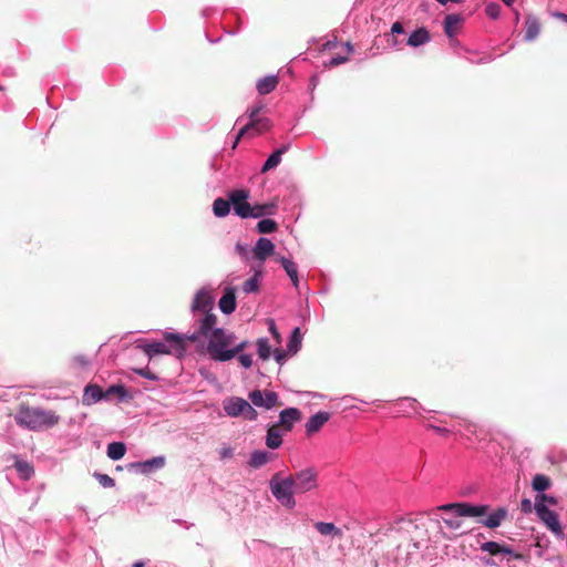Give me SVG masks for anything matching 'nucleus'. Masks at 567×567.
I'll list each match as a JSON object with an SVG mask.
<instances>
[{
	"label": "nucleus",
	"instance_id": "f257e3e1",
	"mask_svg": "<svg viewBox=\"0 0 567 567\" xmlns=\"http://www.w3.org/2000/svg\"><path fill=\"white\" fill-rule=\"evenodd\" d=\"M197 328L188 336L192 342L207 340L206 350L215 362H228L250 344L248 340L237 342L236 334L224 328L217 327V316L208 315L196 319Z\"/></svg>",
	"mask_w": 567,
	"mask_h": 567
},
{
	"label": "nucleus",
	"instance_id": "f03ea898",
	"mask_svg": "<svg viewBox=\"0 0 567 567\" xmlns=\"http://www.w3.org/2000/svg\"><path fill=\"white\" fill-rule=\"evenodd\" d=\"M192 333L165 332L163 341L138 340L137 348L141 349L150 359L159 354H173L176 358H183L186 352L185 341L189 340Z\"/></svg>",
	"mask_w": 567,
	"mask_h": 567
},
{
	"label": "nucleus",
	"instance_id": "7ed1b4c3",
	"mask_svg": "<svg viewBox=\"0 0 567 567\" xmlns=\"http://www.w3.org/2000/svg\"><path fill=\"white\" fill-rule=\"evenodd\" d=\"M14 420L21 427L30 431H41L58 424L60 417L52 411L40 408L21 406Z\"/></svg>",
	"mask_w": 567,
	"mask_h": 567
},
{
	"label": "nucleus",
	"instance_id": "20e7f679",
	"mask_svg": "<svg viewBox=\"0 0 567 567\" xmlns=\"http://www.w3.org/2000/svg\"><path fill=\"white\" fill-rule=\"evenodd\" d=\"M295 481L292 475L281 477L279 473L271 476L269 488L274 497L286 508L292 509L296 506Z\"/></svg>",
	"mask_w": 567,
	"mask_h": 567
},
{
	"label": "nucleus",
	"instance_id": "39448f33",
	"mask_svg": "<svg viewBox=\"0 0 567 567\" xmlns=\"http://www.w3.org/2000/svg\"><path fill=\"white\" fill-rule=\"evenodd\" d=\"M489 506L486 504H471V503H449L441 505L439 511L445 514H456L461 517H482L488 512Z\"/></svg>",
	"mask_w": 567,
	"mask_h": 567
},
{
	"label": "nucleus",
	"instance_id": "423d86ee",
	"mask_svg": "<svg viewBox=\"0 0 567 567\" xmlns=\"http://www.w3.org/2000/svg\"><path fill=\"white\" fill-rule=\"evenodd\" d=\"M536 515L558 540L565 539L566 534L560 524L559 515L555 511L549 509L547 505H542L537 508Z\"/></svg>",
	"mask_w": 567,
	"mask_h": 567
},
{
	"label": "nucleus",
	"instance_id": "0eeeda50",
	"mask_svg": "<svg viewBox=\"0 0 567 567\" xmlns=\"http://www.w3.org/2000/svg\"><path fill=\"white\" fill-rule=\"evenodd\" d=\"M295 492L303 494L316 489L318 486V473L313 467L302 468L292 475Z\"/></svg>",
	"mask_w": 567,
	"mask_h": 567
},
{
	"label": "nucleus",
	"instance_id": "6e6552de",
	"mask_svg": "<svg viewBox=\"0 0 567 567\" xmlns=\"http://www.w3.org/2000/svg\"><path fill=\"white\" fill-rule=\"evenodd\" d=\"M248 197L249 193L245 189H237L230 193V203L234 207V212L243 219L252 218V216H255L252 213L254 206L247 202Z\"/></svg>",
	"mask_w": 567,
	"mask_h": 567
},
{
	"label": "nucleus",
	"instance_id": "1a4fd4ad",
	"mask_svg": "<svg viewBox=\"0 0 567 567\" xmlns=\"http://www.w3.org/2000/svg\"><path fill=\"white\" fill-rule=\"evenodd\" d=\"M165 464L166 457L164 455H158L145 461L132 462L127 465V470L128 472L136 474L148 475L158 470H162Z\"/></svg>",
	"mask_w": 567,
	"mask_h": 567
},
{
	"label": "nucleus",
	"instance_id": "9d476101",
	"mask_svg": "<svg viewBox=\"0 0 567 567\" xmlns=\"http://www.w3.org/2000/svg\"><path fill=\"white\" fill-rule=\"evenodd\" d=\"M213 307L214 298L206 288H202L195 293L190 305V310L193 313L202 311L204 313L202 318H204L205 316L214 315Z\"/></svg>",
	"mask_w": 567,
	"mask_h": 567
},
{
	"label": "nucleus",
	"instance_id": "9b49d317",
	"mask_svg": "<svg viewBox=\"0 0 567 567\" xmlns=\"http://www.w3.org/2000/svg\"><path fill=\"white\" fill-rule=\"evenodd\" d=\"M420 404L415 399L402 398L398 400L389 414L393 417L412 416L419 414Z\"/></svg>",
	"mask_w": 567,
	"mask_h": 567
},
{
	"label": "nucleus",
	"instance_id": "f8f14e48",
	"mask_svg": "<svg viewBox=\"0 0 567 567\" xmlns=\"http://www.w3.org/2000/svg\"><path fill=\"white\" fill-rule=\"evenodd\" d=\"M248 398L252 405L267 410L272 409L278 402V394L274 391L262 392L260 390H252L249 392Z\"/></svg>",
	"mask_w": 567,
	"mask_h": 567
},
{
	"label": "nucleus",
	"instance_id": "ddd939ff",
	"mask_svg": "<svg viewBox=\"0 0 567 567\" xmlns=\"http://www.w3.org/2000/svg\"><path fill=\"white\" fill-rule=\"evenodd\" d=\"M480 549L482 551L488 553L492 556L505 555L516 560L523 558V555L515 551L512 547L493 540L482 543L480 545Z\"/></svg>",
	"mask_w": 567,
	"mask_h": 567
},
{
	"label": "nucleus",
	"instance_id": "4468645a",
	"mask_svg": "<svg viewBox=\"0 0 567 567\" xmlns=\"http://www.w3.org/2000/svg\"><path fill=\"white\" fill-rule=\"evenodd\" d=\"M254 254L256 258L260 261L259 265L261 267L264 266L265 260L274 254L275 251V245L274 243L267 238V237H260L257 239L254 248Z\"/></svg>",
	"mask_w": 567,
	"mask_h": 567
},
{
	"label": "nucleus",
	"instance_id": "2eb2a0df",
	"mask_svg": "<svg viewBox=\"0 0 567 567\" xmlns=\"http://www.w3.org/2000/svg\"><path fill=\"white\" fill-rule=\"evenodd\" d=\"M264 109V104H257V105H254L251 106L250 109L247 110L246 112V115L249 117V122L244 125L237 133L236 135V140L234 142V145H233V148L236 147L238 141L245 135L247 134L249 131H251L252 127L256 126V121L259 118L258 115L260 113V111Z\"/></svg>",
	"mask_w": 567,
	"mask_h": 567
},
{
	"label": "nucleus",
	"instance_id": "dca6fc26",
	"mask_svg": "<svg viewBox=\"0 0 567 567\" xmlns=\"http://www.w3.org/2000/svg\"><path fill=\"white\" fill-rule=\"evenodd\" d=\"M218 307L224 315H230L236 310V288L226 287L219 299Z\"/></svg>",
	"mask_w": 567,
	"mask_h": 567
},
{
	"label": "nucleus",
	"instance_id": "f3484780",
	"mask_svg": "<svg viewBox=\"0 0 567 567\" xmlns=\"http://www.w3.org/2000/svg\"><path fill=\"white\" fill-rule=\"evenodd\" d=\"M301 417V413L297 408H288L279 413L278 425L282 426L285 431H291L293 424Z\"/></svg>",
	"mask_w": 567,
	"mask_h": 567
},
{
	"label": "nucleus",
	"instance_id": "a211bd4d",
	"mask_svg": "<svg viewBox=\"0 0 567 567\" xmlns=\"http://www.w3.org/2000/svg\"><path fill=\"white\" fill-rule=\"evenodd\" d=\"M507 514L508 511L506 507H498L494 512L489 513L486 517L481 518L478 523L487 528H497L507 517Z\"/></svg>",
	"mask_w": 567,
	"mask_h": 567
},
{
	"label": "nucleus",
	"instance_id": "6ab92c4d",
	"mask_svg": "<svg viewBox=\"0 0 567 567\" xmlns=\"http://www.w3.org/2000/svg\"><path fill=\"white\" fill-rule=\"evenodd\" d=\"M540 32V22L537 17L528 14L525 19L524 41L532 42L537 39Z\"/></svg>",
	"mask_w": 567,
	"mask_h": 567
},
{
	"label": "nucleus",
	"instance_id": "aec40b11",
	"mask_svg": "<svg viewBox=\"0 0 567 567\" xmlns=\"http://www.w3.org/2000/svg\"><path fill=\"white\" fill-rule=\"evenodd\" d=\"M330 419V414L326 411H319L307 421L305 427L308 434L318 432Z\"/></svg>",
	"mask_w": 567,
	"mask_h": 567
},
{
	"label": "nucleus",
	"instance_id": "412c9836",
	"mask_svg": "<svg viewBox=\"0 0 567 567\" xmlns=\"http://www.w3.org/2000/svg\"><path fill=\"white\" fill-rule=\"evenodd\" d=\"M105 400V392L97 384H87L83 393V403L86 405L95 404Z\"/></svg>",
	"mask_w": 567,
	"mask_h": 567
},
{
	"label": "nucleus",
	"instance_id": "4be33fe9",
	"mask_svg": "<svg viewBox=\"0 0 567 567\" xmlns=\"http://www.w3.org/2000/svg\"><path fill=\"white\" fill-rule=\"evenodd\" d=\"M315 528L321 536H329L332 539L343 537L342 529L334 525L333 523L317 522L315 523Z\"/></svg>",
	"mask_w": 567,
	"mask_h": 567
},
{
	"label": "nucleus",
	"instance_id": "5701e85b",
	"mask_svg": "<svg viewBox=\"0 0 567 567\" xmlns=\"http://www.w3.org/2000/svg\"><path fill=\"white\" fill-rule=\"evenodd\" d=\"M245 402L246 400H244L243 398L233 396L224 401L223 408L227 415L235 417L241 415V413L244 412L243 408L246 406L244 405Z\"/></svg>",
	"mask_w": 567,
	"mask_h": 567
},
{
	"label": "nucleus",
	"instance_id": "b1692460",
	"mask_svg": "<svg viewBox=\"0 0 567 567\" xmlns=\"http://www.w3.org/2000/svg\"><path fill=\"white\" fill-rule=\"evenodd\" d=\"M290 144L282 145L281 147L275 150L265 161V163L261 166V172L266 173L275 167H277L280 162L282 155L289 150Z\"/></svg>",
	"mask_w": 567,
	"mask_h": 567
},
{
	"label": "nucleus",
	"instance_id": "393cba45",
	"mask_svg": "<svg viewBox=\"0 0 567 567\" xmlns=\"http://www.w3.org/2000/svg\"><path fill=\"white\" fill-rule=\"evenodd\" d=\"M252 271H254L252 277L248 278L243 284V287H241L243 291L247 295L259 291V284L262 278L261 265H258L257 267H252Z\"/></svg>",
	"mask_w": 567,
	"mask_h": 567
},
{
	"label": "nucleus",
	"instance_id": "a878e982",
	"mask_svg": "<svg viewBox=\"0 0 567 567\" xmlns=\"http://www.w3.org/2000/svg\"><path fill=\"white\" fill-rule=\"evenodd\" d=\"M277 261H279L280 265L282 266L284 270L287 274V276L290 278L291 284L293 285V287L298 288L299 287V278H298L297 265L292 260L288 259L285 256L279 257L277 259Z\"/></svg>",
	"mask_w": 567,
	"mask_h": 567
},
{
	"label": "nucleus",
	"instance_id": "bb28decb",
	"mask_svg": "<svg viewBox=\"0 0 567 567\" xmlns=\"http://www.w3.org/2000/svg\"><path fill=\"white\" fill-rule=\"evenodd\" d=\"M431 40L430 32L425 28L414 30L408 38V45L417 48L427 43Z\"/></svg>",
	"mask_w": 567,
	"mask_h": 567
},
{
	"label": "nucleus",
	"instance_id": "cd10ccee",
	"mask_svg": "<svg viewBox=\"0 0 567 567\" xmlns=\"http://www.w3.org/2000/svg\"><path fill=\"white\" fill-rule=\"evenodd\" d=\"M278 85V76L277 75H267L262 79H259L256 84V89L259 94L266 95L271 93Z\"/></svg>",
	"mask_w": 567,
	"mask_h": 567
},
{
	"label": "nucleus",
	"instance_id": "c85d7f7f",
	"mask_svg": "<svg viewBox=\"0 0 567 567\" xmlns=\"http://www.w3.org/2000/svg\"><path fill=\"white\" fill-rule=\"evenodd\" d=\"M272 454L268 451L256 450L250 454L248 465L252 468H260L270 462Z\"/></svg>",
	"mask_w": 567,
	"mask_h": 567
},
{
	"label": "nucleus",
	"instance_id": "c756f323",
	"mask_svg": "<svg viewBox=\"0 0 567 567\" xmlns=\"http://www.w3.org/2000/svg\"><path fill=\"white\" fill-rule=\"evenodd\" d=\"M278 205L277 202H269L265 204H256L254 206V214L252 218H261L264 216H272L277 213Z\"/></svg>",
	"mask_w": 567,
	"mask_h": 567
},
{
	"label": "nucleus",
	"instance_id": "7c9ffc66",
	"mask_svg": "<svg viewBox=\"0 0 567 567\" xmlns=\"http://www.w3.org/2000/svg\"><path fill=\"white\" fill-rule=\"evenodd\" d=\"M105 400H110L112 395L116 394L120 402L132 399V395L123 384H113L105 391Z\"/></svg>",
	"mask_w": 567,
	"mask_h": 567
},
{
	"label": "nucleus",
	"instance_id": "2f4dec72",
	"mask_svg": "<svg viewBox=\"0 0 567 567\" xmlns=\"http://www.w3.org/2000/svg\"><path fill=\"white\" fill-rule=\"evenodd\" d=\"M230 206H233L230 203V197L228 198V200L218 197L213 203V213L216 217H226L230 213Z\"/></svg>",
	"mask_w": 567,
	"mask_h": 567
},
{
	"label": "nucleus",
	"instance_id": "473e14b6",
	"mask_svg": "<svg viewBox=\"0 0 567 567\" xmlns=\"http://www.w3.org/2000/svg\"><path fill=\"white\" fill-rule=\"evenodd\" d=\"M14 468L18 472V475L23 481H29L34 475L33 466L23 460H17L14 462Z\"/></svg>",
	"mask_w": 567,
	"mask_h": 567
},
{
	"label": "nucleus",
	"instance_id": "72a5a7b5",
	"mask_svg": "<svg viewBox=\"0 0 567 567\" xmlns=\"http://www.w3.org/2000/svg\"><path fill=\"white\" fill-rule=\"evenodd\" d=\"M126 453V445L123 442H112L107 445V457L112 461L121 460Z\"/></svg>",
	"mask_w": 567,
	"mask_h": 567
},
{
	"label": "nucleus",
	"instance_id": "f704fd0d",
	"mask_svg": "<svg viewBox=\"0 0 567 567\" xmlns=\"http://www.w3.org/2000/svg\"><path fill=\"white\" fill-rule=\"evenodd\" d=\"M462 17L460 14H447L443 22L444 32L447 38L452 39L454 37L455 28L462 22Z\"/></svg>",
	"mask_w": 567,
	"mask_h": 567
},
{
	"label": "nucleus",
	"instance_id": "c9c22d12",
	"mask_svg": "<svg viewBox=\"0 0 567 567\" xmlns=\"http://www.w3.org/2000/svg\"><path fill=\"white\" fill-rule=\"evenodd\" d=\"M301 341H302V336H301V331H300V328L299 327H296L289 338H288V341H287V350L289 352H292V353H296L300 350L301 348Z\"/></svg>",
	"mask_w": 567,
	"mask_h": 567
},
{
	"label": "nucleus",
	"instance_id": "e433bc0d",
	"mask_svg": "<svg viewBox=\"0 0 567 567\" xmlns=\"http://www.w3.org/2000/svg\"><path fill=\"white\" fill-rule=\"evenodd\" d=\"M281 444L282 439L280 432L276 430L275 426L269 427L266 435V445L271 450H276L280 447Z\"/></svg>",
	"mask_w": 567,
	"mask_h": 567
},
{
	"label": "nucleus",
	"instance_id": "4c0bfd02",
	"mask_svg": "<svg viewBox=\"0 0 567 567\" xmlns=\"http://www.w3.org/2000/svg\"><path fill=\"white\" fill-rule=\"evenodd\" d=\"M256 347H257V353H258L259 359L265 361L270 358L271 346L269 343L268 338H266V337L258 338L256 341Z\"/></svg>",
	"mask_w": 567,
	"mask_h": 567
},
{
	"label": "nucleus",
	"instance_id": "58836bf2",
	"mask_svg": "<svg viewBox=\"0 0 567 567\" xmlns=\"http://www.w3.org/2000/svg\"><path fill=\"white\" fill-rule=\"evenodd\" d=\"M550 484L549 477L544 474H536L532 480V487L537 494L544 493L550 487Z\"/></svg>",
	"mask_w": 567,
	"mask_h": 567
},
{
	"label": "nucleus",
	"instance_id": "ea45409f",
	"mask_svg": "<svg viewBox=\"0 0 567 567\" xmlns=\"http://www.w3.org/2000/svg\"><path fill=\"white\" fill-rule=\"evenodd\" d=\"M278 225L274 219L264 218L257 224V231L260 234H272L277 230Z\"/></svg>",
	"mask_w": 567,
	"mask_h": 567
},
{
	"label": "nucleus",
	"instance_id": "a19ab883",
	"mask_svg": "<svg viewBox=\"0 0 567 567\" xmlns=\"http://www.w3.org/2000/svg\"><path fill=\"white\" fill-rule=\"evenodd\" d=\"M442 526L441 529L449 528L451 530H456L462 526L461 516H456V514H452L451 517L443 516L442 517Z\"/></svg>",
	"mask_w": 567,
	"mask_h": 567
},
{
	"label": "nucleus",
	"instance_id": "79ce46f5",
	"mask_svg": "<svg viewBox=\"0 0 567 567\" xmlns=\"http://www.w3.org/2000/svg\"><path fill=\"white\" fill-rule=\"evenodd\" d=\"M557 504V499L551 496V495H547L545 493H539L535 496V503H534V508H535V512H537V508L542 505H556Z\"/></svg>",
	"mask_w": 567,
	"mask_h": 567
},
{
	"label": "nucleus",
	"instance_id": "37998d69",
	"mask_svg": "<svg viewBox=\"0 0 567 567\" xmlns=\"http://www.w3.org/2000/svg\"><path fill=\"white\" fill-rule=\"evenodd\" d=\"M502 8L497 2H488L485 6V13L492 20H497L501 16Z\"/></svg>",
	"mask_w": 567,
	"mask_h": 567
},
{
	"label": "nucleus",
	"instance_id": "c03bdc74",
	"mask_svg": "<svg viewBox=\"0 0 567 567\" xmlns=\"http://www.w3.org/2000/svg\"><path fill=\"white\" fill-rule=\"evenodd\" d=\"M235 359H237L240 367L244 368L245 370L250 369L254 364L252 354L250 353H239L235 357Z\"/></svg>",
	"mask_w": 567,
	"mask_h": 567
},
{
	"label": "nucleus",
	"instance_id": "a18cd8bd",
	"mask_svg": "<svg viewBox=\"0 0 567 567\" xmlns=\"http://www.w3.org/2000/svg\"><path fill=\"white\" fill-rule=\"evenodd\" d=\"M94 477L99 481L100 485L104 488H111L115 485L114 478L107 474L94 473Z\"/></svg>",
	"mask_w": 567,
	"mask_h": 567
},
{
	"label": "nucleus",
	"instance_id": "49530a36",
	"mask_svg": "<svg viewBox=\"0 0 567 567\" xmlns=\"http://www.w3.org/2000/svg\"><path fill=\"white\" fill-rule=\"evenodd\" d=\"M271 127V121L268 117H260L256 121V126L251 130L256 131L257 134H260L265 131H268Z\"/></svg>",
	"mask_w": 567,
	"mask_h": 567
},
{
	"label": "nucleus",
	"instance_id": "de8ad7c7",
	"mask_svg": "<svg viewBox=\"0 0 567 567\" xmlns=\"http://www.w3.org/2000/svg\"><path fill=\"white\" fill-rule=\"evenodd\" d=\"M244 405L246 406L243 408L244 412L241 413V415L248 421H255L258 416L257 411L247 401L245 402Z\"/></svg>",
	"mask_w": 567,
	"mask_h": 567
},
{
	"label": "nucleus",
	"instance_id": "09e8293b",
	"mask_svg": "<svg viewBox=\"0 0 567 567\" xmlns=\"http://www.w3.org/2000/svg\"><path fill=\"white\" fill-rule=\"evenodd\" d=\"M73 362L75 365H78L81 369H86L91 363L90 359L84 354L74 355Z\"/></svg>",
	"mask_w": 567,
	"mask_h": 567
},
{
	"label": "nucleus",
	"instance_id": "8fccbe9b",
	"mask_svg": "<svg viewBox=\"0 0 567 567\" xmlns=\"http://www.w3.org/2000/svg\"><path fill=\"white\" fill-rule=\"evenodd\" d=\"M348 61V58L347 56H342V55H336V56H332L327 63H326V66H329V68H333V66H338L344 62Z\"/></svg>",
	"mask_w": 567,
	"mask_h": 567
},
{
	"label": "nucleus",
	"instance_id": "3c124183",
	"mask_svg": "<svg viewBox=\"0 0 567 567\" xmlns=\"http://www.w3.org/2000/svg\"><path fill=\"white\" fill-rule=\"evenodd\" d=\"M429 427L432 429L433 431H435L436 433L443 435V436H446L451 433V430L445 427V426H439V425H434V424H429Z\"/></svg>",
	"mask_w": 567,
	"mask_h": 567
},
{
	"label": "nucleus",
	"instance_id": "603ef678",
	"mask_svg": "<svg viewBox=\"0 0 567 567\" xmlns=\"http://www.w3.org/2000/svg\"><path fill=\"white\" fill-rule=\"evenodd\" d=\"M234 454V450L231 446H224L220 451H219V456L220 458L225 460V458H229L231 457Z\"/></svg>",
	"mask_w": 567,
	"mask_h": 567
},
{
	"label": "nucleus",
	"instance_id": "864d4df0",
	"mask_svg": "<svg viewBox=\"0 0 567 567\" xmlns=\"http://www.w3.org/2000/svg\"><path fill=\"white\" fill-rule=\"evenodd\" d=\"M136 373L147 380H156L157 377L154 375L148 369H140L136 370Z\"/></svg>",
	"mask_w": 567,
	"mask_h": 567
},
{
	"label": "nucleus",
	"instance_id": "5fc2aeb1",
	"mask_svg": "<svg viewBox=\"0 0 567 567\" xmlns=\"http://www.w3.org/2000/svg\"><path fill=\"white\" fill-rule=\"evenodd\" d=\"M403 33H404L403 24L401 22H394L391 27V34L394 35V34H403Z\"/></svg>",
	"mask_w": 567,
	"mask_h": 567
},
{
	"label": "nucleus",
	"instance_id": "6e6d98bb",
	"mask_svg": "<svg viewBox=\"0 0 567 567\" xmlns=\"http://www.w3.org/2000/svg\"><path fill=\"white\" fill-rule=\"evenodd\" d=\"M532 507L533 506H532L530 499H528V498L522 499V502H520V509H522V512L530 513L532 512Z\"/></svg>",
	"mask_w": 567,
	"mask_h": 567
},
{
	"label": "nucleus",
	"instance_id": "4d7b16f0",
	"mask_svg": "<svg viewBox=\"0 0 567 567\" xmlns=\"http://www.w3.org/2000/svg\"><path fill=\"white\" fill-rule=\"evenodd\" d=\"M268 323H269V332L272 334V337H274L275 339L279 340L280 334H279V332H278V330H277V327H276L275 321H274L272 319H270V320L268 321Z\"/></svg>",
	"mask_w": 567,
	"mask_h": 567
},
{
	"label": "nucleus",
	"instance_id": "13d9d810",
	"mask_svg": "<svg viewBox=\"0 0 567 567\" xmlns=\"http://www.w3.org/2000/svg\"><path fill=\"white\" fill-rule=\"evenodd\" d=\"M274 355H275V360L279 363V364H282L285 359H286V353L282 352V351H279V350H275L274 352Z\"/></svg>",
	"mask_w": 567,
	"mask_h": 567
},
{
	"label": "nucleus",
	"instance_id": "bf43d9fd",
	"mask_svg": "<svg viewBox=\"0 0 567 567\" xmlns=\"http://www.w3.org/2000/svg\"><path fill=\"white\" fill-rule=\"evenodd\" d=\"M235 248L240 256H245L249 250V247L247 245L241 244H237Z\"/></svg>",
	"mask_w": 567,
	"mask_h": 567
},
{
	"label": "nucleus",
	"instance_id": "052dcab7",
	"mask_svg": "<svg viewBox=\"0 0 567 567\" xmlns=\"http://www.w3.org/2000/svg\"><path fill=\"white\" fill-rule=\"evenodd\" d=\"M554 17H556V18H558V19H560V20H563L564 22H566V23H567V14H566V13H563V12H555V13H554Z\"/></svg>",
	"mask_w": 567,
	"mask_h": 567
},
{
	"label": "nucleus",
	"instance_id": "680f3d73",
	"mask_svg": "<svg viewBox=\"0 0 567 567\" xmlns=\"http://www.w3.org/2000/svg\"><path fill=\"white\" fill-rule=\"evenodd\" d=\"M344 47L348 53H351L353 51V45L351 44V42H346Z\"/></svg>",
	"mask_w": 567,
	"mask_h": 567
},
{
	"label": "nucleus",
	"instance_id": "e2e57ef3",
	"mask_svg": "<svg viewBox=\"0 0 567 567\" xmlns=\"http://www.w3.org/2000/svg\"><path fill=\"white\" fill-rule=\"evenodd\" d=\"M491 61H492V59L488 55V56H484V58L480 59L476 63H487V62H491Z\"/></svg>",
	"mask_w": 567,
	"mask_h": 567
},
{
	"label": "nucleus",
	"instance_id": "0e129e2a",
	"mask_svg": "<svg viewBox=\"0 0 567 567\" xmlns=\"http://www.w3.org/2000/svg\"><path fill=\"white\" fill-rule=\"evenodd\" d=\"M133 567H145V563L143 560H137L133 564Z\"/></svg>",
	"mask_w": 567,
	"mask_h": 567
},
{
	"label": "nucleus",
	"instance_id": "69168bd1",
	"mask_svg": "<svg viewBox=\"0 0 567 567\" xmlns=\"http://www.w3.org/2000/svg\"><path fill=\"white\" fill-rule=\"evenodd\" d=\"M484 563L487 566H494L495 565V561L493 559H491V558L485 559Z\"/></svg>",
	"mask_w": 567,
	"mask_h": 567
},
{
	"label": "nucleus",
	"instance_id": "338daca9",
	"mask_svg": "<svg viewBox=\"0 0 567 567\" xmlns=\"http://www.w3.org/2000/svg\"><path fill=\"white\" fill-rule=\"evenodd\" d=\"M507 7H511L515 0H502Z\"/></svg>",
	"mask_w": 567,
	"mask_h": 567
},
{
	"label": "nucleus",
	"instance_id": "774afa93",
	"mask_svg": "<svg viewBox=\"0 0 567 567\" xmlns=\"http://www.w3.org/2000/svg\"><path fill=\"white\" fill-rule=\"evenodd\" d=\"M332 45H333V42L328 41V42L324 44V48H326V49H331V48H332Z\"/></svg>",
	"mask_w": 567,
	"mask_h": 567
}]
</instances>
